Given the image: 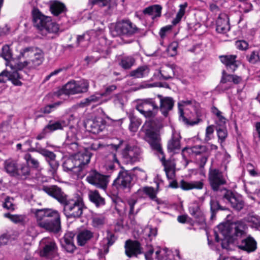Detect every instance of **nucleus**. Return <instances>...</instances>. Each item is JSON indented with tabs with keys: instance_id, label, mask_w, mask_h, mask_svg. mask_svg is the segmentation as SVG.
<instances>
[{
	"instance_id": "obj_5",
	"label": "nucleus",
	"mask_w": 260,
	"mask_h": 260,
	"mask_svg": "<svg viewBox=\"0 0 260 260\" xmlns=\"http://www.w3.org/2000/svg\"><path fill=\"white\" fill-rule=\"evenodd\" d=\"M89 87V83L87 80H72L68 82L61 89L55 92L54 95L60 98L63 94L69 95L86 93L88 91Z\"/></svg>"
},
{
	"instance_id": "obj_55",
	"label": "nucleus",
	"mask_w": 260,
	"mask_h": 260,
	"mask_svg": "<svg viewBox=\"0 0 260 260\" xmlns=\"http://www.w3.org/2000/svg\"><path fill=\"white\" fill-rule=\"evenodd\" d=\"M89 106L97 103H101L102 96L100 93H95L87 98Z\"/></svg>"
},
{
	"instance_id": "obj_11",
	"label": "nucleus",
	"mask_w": 260,
	"mask_h": 260,
	"mask_svg": "<svg viewBox=\"0 0 260 260\" xmlns=\"http://www.w3.org/2000/svg\"><path fill=\"white\" fill-rule=\"evenodd\" d=\"M208 181L212 190L215 192L220 190L223 191L221 187L227 183L226 175L218 169L210 168Z\"/></svg>"
},
{
	"instance_id": "obj_30",
	"label": "nucleus",
	"mask_w": 260,
	"mask_h": 260,
	"mask_svg": "<svg viewBox=\"0 0 260 260\" xmlns=\"http://www.w3.org/2000/svg\"><path fill=\"white\" fill-rule=\"evenodd\" d=\"M204 186V183L203 180L189 182L181 180L179 184L180 187L184 190H189L193 189L200 190L203 189Z\"/></svg>"
},
{
	"instance_id": "obj_26",
	"label": "nucleus",
	"mask_w": 260,
	"mask_h": 260,
	"mask_svg": "<svg viewBox=\"0 0 260 260\" xmlns=\"http://www.w3.org/2000/svg\"><path fill=\"white\" fill-rule=\"evenodd\" d=\"M189 212L199 224L205 223V217L203 211L198 203H193L189 206Z\"/></svg>"
},
{
	"instance_id": "obj_53",
	"label": "nucleus",
	"mask_w": 260,
	"mask_h": 260,
	"mask_svg": "<svg viewBox=\"0 0 260 260\" xmlns=\"http://www.w3.org/2000/svg\"><path fill=\"white\" fill-rule=\"evenodd\" d=\"M248 61L251 63L254 64L257 61H260V56L258 52L253 51L249 55L246 56Z\"/></svg>"
},
{
	"instance_id": "obj_24",
	"label": "nucleus",
	"mask_w": 260,
	"mask_h": 260,
	"mask_svg": "<svg viewBox=\"0 0 260 260\" xmlns=\"http://www.w3.org/2000/svg\"><path fill=\"white\" fill-rule=\"evenodd\" d=\"M220 61L226 67L227 70L234 72L240 65V61L237 60L236 55H221L219 57Z\"/></svg>"
},
{
	"instance_id": "obj_31",
	"label": "nucleus",
	"mask_w": 260,
	"mask_h": 260,
	"mask_svg": "<svg viewBox=\"0 0 260 260\" xmlns=\"http://www.w3.org/2000/svg\"><path fill=\"white\" fill-rule=\"evenodd\" d=\"M50 10L54 16L61 15V17H64L67 8L63 3L55 1L50 4Z\"/></svg>"
},
{
	"instance_id": "obj_57",
	"label": "nucleus",
	"mask_w": 260,
	"mask_h": 260,
	"mask_svg": "<svg viewBox=\"0 0 260 260\" xmlns=\"http://www.w3.org/2000/svg\"><path fill=\"white\" fill-rule=\"evenodd\" d=\"M13 199L10 197H7L3 204V207L11 211L15 209V205L13 203Z\"/></svg>"
},
{
	"instance_id": "obj_33",
	"label": "nucleus",
	"mask_w": 260,
	"mask_h": 260,
	"mask_svg": "<svg viewBox=\"0 0 260 260\" xmlns=\"http://www.w3.org/2000/svg\"><path fill=\"white\" fill-rule=\"evenodd\" d=\"M93 237V233L88 230L80 231L77 236V244L80 246L85 245Z\"/></svg>"
},
{
	"instance_id": "obj_16",
	"label": "nucleus",
	"mask_w": 260,
	"mask_h": 260,
	"mask_svg": "<svg viewBox=\"0 0 260 260\" xmlns=\"http://www.w3.org/2000/svg\"><path fill=\"white\" fill-rule=\"evenodd\" d=\"M73 119L74 116L71 114L69 117H65L56 120H50L48 124L45 126V131H48L50 133L57 130H63L64 127L69 125L71 121Z\"/></svg>"
},
{
	"instance_id": "obj_9",
	"label": "nucleus",
	"mask_w": 260,
	"mask_h": 260,
	"mask_svg": "<svg viewBox=\"0 0 260 260\" xmlns=\"http://www.w3.org/2000/svg\"><path fill=\"white\" fill-rule=\"evenodd\" d=\"M28 151L37 152L43 156L50 166L49 173L52 176H55L59 167V163L56 160V154L53 152L42 147L39 142L36 143L35 147L29 148Z\"/></svg>"
},
{
	"instance_id": "obj_36",
	"label": "nucleus",
	"mask_w": 260,
	"mask_h": 260,
	"mask_svg": "<svg viewBox=\"0 0 260 260\" xmlns=\"http://www.w3.org/2000/svg\"><path fill=\"white\" fill-rule=\"evenodd\" d=\"M136 62L135 58L132 56H123L119 60V65L124 70L130 69Z\"/></svg>"
},
{
	"instance_id": "obj_44",
	"label": "nucleus",
	"mask_w": 260,
	"mask_h": 260,
	"mask_svg": "<svg viewBox=\"0 0 260 260\" xmlns=\"http://www.w3.org/2000/svg\"><path fill=\"white\" fill-rule=\"evenodd\" d=\"M30 171V168L27 165H20L18 166L16 177L21 179H25L29 175Z\"/></svg>"
},
{
	"instance_id": "obj_20",
	"label": "nucleus",
	"mask_w": 260,
	"mask_h": 260,
	"mask_svg": "<svg viewBox=\"0 0 260 260\" xmlns=\"http://www.w3.org/2000/svg\"><path fill=\"white\" fill-rule=\"evenodd\" d=\"M24 67L19 66V63L17 64V70L16 71H9V81H11L12 83L15 86H21L22 83L21 80L26 79L25 76H28L26 72L23 70Z\"/></svg>"
},
{
	"instance_id": "obj_39",
	"label": "nucleus",
	"mask_w": 260,
	"mask_h": 260,
	"mask_svg": "<svg viewBox=\"0 0 260 260\" xmlns=\"http://www.w3.org/2000/svg\"><path fill=\"white\" fill-rule=\"evenodd\" d=\"M24 159L26 161V165L28 167H31L37 170L41 169V166L39 160L32 154L29 153H26L24 155Z\"/></svg>"
},
{
	"instance_id": "obj_8",
	"label": "nucleus",
	"mask_w": 260,
	"mask_h": 260,
	"mask_svg": "<svg viewBox=\"0 0 260 260\" xmlns=\"http://www.w3.org/2000/svg\"><path fill=\"white\" fill-rule=\"evenodd\" d=\"M143 150L138 146L126 144L121 150V158L125 164L133 165L143 160Z\"/></svg>"
},
{
	"instance_id": "obj_48",
	"label": "nucleus",
	"mask_w": 260,
	"mask_h": 260,
	"mask_svg": "<svg viewBox=\"0 0 260 260\" xmlns=\"http://www.w3.org/2000/svg\"><path fill=\"white\" fill-rule=\"evenodd\" d=\"M141 106H137L136 109L142 114L146 118H152L155 116L156 112L155 110H151L147 109H144L141 107Z\"/></svg>"
},
{
	"instance_id": "obj_10",
	"label": "nucleus",
	"mask_w": 260,
	"mask_h": 260,
	"mask_svg": "<svg viewBox=\"0 0 260 260\" xmlns=\"http://www.w3.org/2000/svg\"><path fill=\"white\" fill-rule=\"evenodd\" d=\"M133 175L128 170H123L120 171L116 178L114 180L113 187L119 190L129 192L133 185Z\"/></svg>"
},
{
	"instance_id": "obj_6",
	"label": "nucleus",
	"mask_w": 260,
	"mask_h": 260,
	"mask_svg": "<svg viewBox=\"0 0 260 260\" xmlns=\"http://www.w3.org/2000/svg\"><path fill=\"white\" fill-rule=\"evenodd\" d=\"M63 206V213L67 218H80L83 214L85 207L81 199H68L61 204Z\"/></svg>"
},
{
	"instance_id": "obj_40",
	"label": "nucleus",
	"mask_w": 260,
	"mask_h": 260,
	"mask_svg": "<svg viewBox=\"0 0 260 260\" xmlns=\"http://www.w3.org/2000/svg\"><path fill=\"white\" fill-rule=\"evenodd\" d=\"M158 99L157 95L154 98H147L142 100L141 104H138L137 106H141L144 109H147L148 106L152 107L153 110H156L157 112L158 110V106L157 105Z\"/></svg>"
},
{
	"instance_id": "obj_23",
	"label": "nucleus",
	"mask_w": 260,
	"mask_h": 260,
	"mask_svg": "<svg viewBox=\"0 0 260 260\" xmlns=\"http://www.w3.org/2000/svg\"><path fill=\"white\" fill-rule=\"evenodd\" d=\"M85 127L91 133L98 134L105 127L104 120L100 117L88 119L85 123Z\"/></svg>"
},
{
	"instance_id": "obj_54",
	"label": "nucleus",
	"mask_w": 260,
	"mask_h": 260,
	"mask_svg": "<svg viewBox=\"0 0 260 260\" xmlns=\"http://www.w3.org/2000/svg\"><path fill=\"white\" fill-rule=\"evenodd\" d=\"M89 106L97 103H101L102 96L100 93H95L87 98Z\"/></svg>"
},
{
	"instance_id": "obj_49",
	"label": "nucleus",
	"mask_w": 260,
	"mask_h": 260,
	"mask_svg": "<svg viewBox=\"0 0 260 260\" xmlns=\"http://www.w3.org/2000/svg\"><path fill=\"white\" fill-rule=\"evenodd\" d=\"M111 99L113 100V102L116 106L121 108L123 106L125 96L123 93L115 94L111 96Z\"/></svg>"
},
{
	"instance_id": "obj_27",
	"label": "nucleus",
	"mask_w": 260,
	"mask_h": 260,
	"mask_svg": "<svg viewBox=\"0 0 260 260\" xmlns=\"http://www.w3.org/2000/svg\"><path fill=\"white\" fill-rule=\"evenodd\" d=\"M230 29L229 18L224 13L220 14L216 20V30L218 33L226 34Z\"/></svg>"
},
{
	"instance_id": "obj_25",
	"label": "nucleus",
	"mask_w": 260,
	"mask_h": 260,
	"mask_svg": "<svg viewBox=\"0 0 260 260\" xmlns=\"http://www.w3.org/2000/svg\"><path fill=\"white\" fill-rule=\"evenodd\" d=\"M124 248L125 254L129 257L142 253L140 244L137 241L126 240Z\"/></svg>"
},
{
	"instance_id": "obj_50",
	"label": "nucleus",
	"mask_w": 260,
	"mask_h": 260,
	"mask_svg": "<svg viewBox=\"0 0 260 260\" xmlns=\"http://www.w3.org/2000/svg\"><path fill=\"white\" fill-rule=\"evenodd\" d=\"M117 88V87L115 85H106L104 87V90L103 92L100 93L102 98V97H109L110 98L112 96L113 92L116 90Z\"/></svg>"
},
{
	"instance_id": "obj_58",
	"label": "nucleus",
	"mask_w": 260,
	"mask_h": 260,
	"mask_svg": "<svg viewBox=\"0 0 260 260\" xmlns=\"http://www.w3.org/2000/svg\"><path fill=\"white\" fill-rule=\"evenodd\" d=\"M137 203V199L132 197L127 200V203L129 206V215L136 214L138 213L137 211L136 213L134 212V207L136 204Z\"/></svg>"
},
{
	"instance_id": "obj_13",
	"label": "nucleus",
	"mask_w": 260,
	"mask_h": 260,
	"mask_svg": "<svg viewBox=\"0 0 260 260\" xmlns=\"http://www.w3.org/2000/svg\"><path fill=\"white\" fill-rule=\"evenodd\" d=\"M222 199L227 203H229L231 207L236 211L241 210L244 205V202L242 197L233 192L232 190L223 188Z\"/></svg>"
},
{
	"instance_id": "obj_42",
	"label": "nucleus",
	"mask_w": 260,
	"mask_h": 260,
	"mask_svg": "<svg viewBox=\"0 0 260 260\" xmlns=\"http://www.w3.org/2000/svg\"><path fill=\"white\" fill-rule=\"evenodd\" d=\"M4 217L9 219L16 224L24 225L26 222V216L25 215L11 214L9 213L4 214Z\"/></svg>"
},
{
	"instance_id": "obj_19",
	"label": "nucleus",
	"mask_w": 260,
	"mask_h": 260,
	"mask_svg": "<svg viewBox=\"0 0 260 260\" xmlns=\"http://www.w3.org/2000/svg\"><path fill=\"white\" fill-rule=\"evenodd\" d=\"M157 98L159 103L158 110H160L163 116L167 117L169 112L173 109L175 101L171 97L164 96L160 94H157Z\"/></svg>"
},
{
	"instance_id": "obj_28",
	"label": "nucleus",
	"mask_w": 260,
	"mask_h": 260,
	"mask_svg": "<svg viewBox=\"0 0 260 260\" xmlns=\"http://www.w3.org/2000/svg\"><path fill=\"white\" fill-rule=\"evenodd\" d=\"M146 194L150 200L155 201L157 204L160 205L164 204V202L157 198V192L152 187L146 186L141 189H139L136 192V194L140 198H143V194Z\"/></svg>"
},
{
	"instance_id": "obj_2",
	"label": "nucleus",
	"mask_w": 260,
	"mask_h": 260,
	"mask_svg": "<svg viewBox=\"0 0 260 260\" xmlns=\"http://www.w3.org/2000/svg\"><path fill=\"white\" fill-rule=\"evenodd\" d=\"M37 225L50 232L58 233L61 229L60 216L55 210L49 208L34 209Z\"/></svg>"
},
{
	"instance_id": "obj_64",
	"label": "nucleus",
	"mask_w": 260,
	"mask_h": 260,
	"mask_svg": "<svg viewBox=\"0 0 260 260\" xmlns=\"http://www.w3.org/2000/svg\"><path fill=\"white\" fill-rule=\"evenodd\" d=\"M106 238L108 246H112L117 240L116 236L111 232H108Z\"/></svg>"
},
{
	"instance_id": "obj_43",
	"label": "nucleus",
	"mask_w": 260,
	"mask_h": 260,
	"mask_svg": "<svg viewBox=\"0 0 260 260\" xmlns=\"http://www.w3.org/2000/svg\"><path fill=\"white\" fill-rule=\"evenodd\" d=\"M129 119V129L131 132H136L142 123L141 120L134 115L133 114H129L128 115Z\"/></svg>"
},
{
	"instance_id": "obj_61",
	"label": "nucleus",
	"mask_w": 260,
	"mask_h": 260,
	"mask_svg": "<svg viewBox=\"0 0 260 260\" xmlns=\"http://www.w3.org/2000/svg\"><path fill=\"white\" fill-rule=\"evenodd\" d=\"M61 245L66 251L69 253H73L76 249L74 242H62Z\"/></svg>"
},
{
	"instance_id": "obj_15",
	"label": "nucleus",
	"mask_w": 260,
	"mask_h": 260,
	"mask_svg": "<svg viewBox=\"0 0 260 260\" xmlns=\"http://www.w3.org/2000/svg\"><path fill=\"white\" fill-rule=\"evenodd\" d=\"M236 246L240 250L248 253L256 251L257 244L255 239L250 235H247L245 237L235 242Z\"/></svg>"
},
{
	"instance_id": "obj_3",
	"label": "nucleus",
	"mask_w": 260,
	"mask_h": 260,
	"mask_svg": "<svg viewBox=\"0 0 260 260\" xmlns=\"http://www.w3.org/2000/svg\"><path fill=\"white\" fill-rule=\"evenodd\" d=\"M248 226L243 220H237L225 226L221 233L229 240L235 243L248 234Z\"/></svg>"
},
{
	"instance_id": "obj_29",
	"label": "nucleus",
	"mask_w": 260,
	"mask_h": 260,
	"mask_svg": "<svg viewBox=\"0 0 260 260\" xmlns=\"http://www.w3.org/2000/svg\"><path fill=\"white\" fill-rule=\"evenodd\" d=\"M180 134L173 131L172 132L171 139L168 143L167 148L170 152L176 153L177 150L180 149Z\"/></svg>"
},
{
	"instance_id": "obj_41",
	"label": "nucleus",
	"mask_w": 260,
	"mask_h": 260,
	"mask_svg": "<svg viewBox=\"0 0 260 260\" xmlns=\"http://www.w3.org/2000/svg\"><path fill=\"white\" fill-rule=\"evenodd\" d=\"M18 165L16 162L12 160H7L5 162V169L11 176L15 177Z\"/></svg>"
},
{
	"instance_id": "obj_59",
	"label": "nucleus",
	"mask_w": 260,
	"mask_h": 260,
	"mask_svg": "<svg viewBox=\"0 0 260 260\" xmlns=\"http://www.w3.org/2000/svg\"><path fill=\"white\" fill-rule=\"evenodd\" d=\"M105 219L103 216H95L92 218V225L94 227H99L105 223Z\"/></svg>"
},
{
	"instance_id": "obj_52",
	"label": "nucleus",
	"mask_w": 260,
	"mask_h": 260,
	"mask_svg": "<svg viewBox=\"0 0 260 260\" xmlns=\"http://www.w3.org/2000/svg\"><path fill=\"white\" fill-rule=\"evenodd\" d=\"M44 30H46L49 33H56L59 30L58 25L52 22L51 20L49 21V22L47 23Z\"/></svg>"
},
{
	"instance_id": "obj_62",
	"label": "nucleus",
	"mask_w": 260,
	"mask_h": 260,
	"mask_svg": "<svg viewBox=\"0 0 260 260\" xmlns=\"http://www.w3.org/2000/svg\"><path fill=\"white\" fill-rule=\"evenodd\" d=\"M235 45L237 49L241 50H245L248 48V43L244 40H238L235 42Z\"/></svg>"
},
{
	"instance_id": "obj_56",
	"label": "nucleus",
	"mask_w": 260,
	"mask_h": 260,
	"mask_svg": "<svg viewBox=\"0 0 260 260\" xmlns=\"http://www.w3.org/2000/svg\"><path fill=\"white\" fill-rule=\"evenodd\" d=\"M217 133L218 138V141L221 144L225 141L227 137V131L225 128H219L218 129H217Z\"/></svg>"
},
{
	"instance_id": "obj_14",
	"label": "nucleus",
	"mask_w": 260,
	"mask_h": 260,
	"mask_svg": "<svg viewBox=\"0 0 260 260\" xmlns=\"http://www.w3.org/2000/svg\"><path fill=\"white\" fill-rule=\"evenodd\" d=\"M86 180L89 183L99 188L104 190L106 189L108 181L106 176L102 175L95 170H89L88 166Z\"/></svg>"
},
{
	"instance_id": "obj_47",
	"label": "nucleus",
	"mask_w": 260,
	"mask_h": 260,
	"mask_svg": "<svg viewBox=\"0 0 260 260\" xmlns=\"http://www.w3.org/2000/svg\"><path fill=\"white\" fill-rule=\"evenodd\" d=\"M37 47H28L22 49L20 51V56L23 58H30L34 55V53Z\"/></svg>"
},
{
	"instance_id": "obj_38",
	"label": "nucleus",
	"mask_w": 260,
	"mask_h": 260,
	"mask_svg": "<svg viewBox=\"0 0 260 260\" xmlns=\"http://www.w3.org/2000/svg\"><path fill=\"white\" fill-rule=\"evenodd\" d=\"M210 211L211 213V219H214L219 210H226V207L221 206L219 202L215 199H211L210 201Z\"/></svg>"
},
{
	"instance_id": "obj_51",
	"label": "nucleus",
	"mask_w": 260,
	"mask_h": 260,
	"mask_svg": "<svg viewBox=\"0 0 260 260\" xmlns=\"http://www.w3.org/2000/svg\"><path fill=\"white\" fill-rule=\"evenodd\" d=\"M179 120L182 121L183 122H184L185 124L187 125H193L199 123L200 121L201 120L200 119L198 118L197 120L196 121H192L191 122H189V120L184 116L183 110L179 108Z\"/></svg>"
},
{
	"instance_id": "obj_45",
	"label": "nucleus",
	"mask_w": 260,
	"mask_h": 260,
	"mask_svg": "<svg viewBox=\"0 0 260 260\" xmlns=\"http://www.w3.org/2000/svg\"><path fill=\"white\" fill-rule=\"evenodd\" d=\"M0 56L7 62L12 58V50L11 49L9 45H5L2 47L0 52Z\"/></svg>"
},
{
	"instance_id": "obj_17",
	"label": "nucleus",
	"mask_w": 260,
	"mask_h": 260,
	"mask_svg": "<svg viewBox=\"0 0 260 260\" xmlns=\"http://www.w3.org/2000/svg\"><path fill=\"white\" fill-rule=\"evenodd\" d=\"M44 59V57L43 51L37 47L32 57L28 60H25L22 62H20L19 66L22 67L26 68L29 70L34 69L42 63Z\"/></svg>"
},
{
	"instance_id": "obj_37",
	"label": "nucleus",
	"mask_w": 260,
	"mask_h": 260,
	"mask_svg": "<svg viewBox=\"0 0 260 260\" xmlns=\"http://www.w3.org/2000/svg\"><path fill=\"white\" fill-rule=\"evenodd\" d=\"M185 151H188V152H191L195 155H197L207 153L208 148L207 146L202 145L194 146L190 148H184L182 151V155L183 158L185 157L184 153Z\"/></svg>"
},
{
	"instance_id": "obj_7",
	"label": "nucleus",
	"mask_w": 260,
	"mask_h": 260,
	"mask_svg": "<svg viewBox=\"0 0 260 260\" xmlns=\"http://www.w3.org/2000/svg\"><path fill=\"white\" fill-rule=\"evenodd\" d=\"M139 30L136 25L128 19H122L117 22L113 27L110 28V33L113 37L123 36L131 37Z\"/></svg>"
},
{
	"instance_id": "obj_60",
	"label": "nucleus",
	"mask_w": 260,
	"mask_h": 260,
	"mask_svg": "<svg viewBox=\"0 0 260 260\" xmlns=\"http://www.w3.org/2000/svg\"><path fill=\"white\" fill-rule=\"evenodd\" d=\"M247 221L252 223V228L260 231V217H251Z\"/></svg>"
},
{
	"instance_id": "obj_18",
	"label": "nucleus",
	"mask_w": 260,
	"mask_h": 260,
	"mask_svg": "<svg viewBox=\"0 0 260 260\" xmlns=\"http://www.w3.org/2000/svg\"><path fill=\"white\" fill-rule=\"evenodd\" d=\"M42 190L49 196L55 199L61 204L63 203L68 196L57 185H44Z\"/></svg>"
},
{
	"instance_id": "obj_4",
	"label": "nucleus",
	"mask_w": 260,
	"mask_h": 260,
	"mask_svg": "<svg viewBox=\"0 0 260 260\" xmlns=\"http://www.w3.org/2000/svg\"><path fill=\"white\" fill-rule=\"evenodd\" d=\"M144 126L148 127V128H145L144 130L145 133L144 139L149 144L151 148L156 152L158 155H161V157L159 156L162 165L165 166L166 160L160 144L161 139L159 134L153 129V125L150 121H146Z\"/></svg>"
},
{
	"instance_id": "obj_34",
	"label": "nucleus",
	"mask_w": 260,
	"mask_h": 260,
	"mask_svg": "<svg viewBox=\"0 0 260 260\" xmlns=\"http://www.w3.org/2000/svg\"><path fill=\"white\" fill-rule=\"evenodd\" d=\"M162 7L159 5H154L149 6L143 11L145 15L151 16L153 19L161 16Z\"/></svg>"
},
{
	"instance_id": "obj_21",
	"label": "nucleus",
	"mask_w": 260,
	"mask_h": 260,
	"mask_svg": "<svg viewBox=\"0 0 260 260\" xmlns=\"http://www.w3.org/2000/svg\"><path fill=\"white\" fill-rule=\"evenodd\" d=\"M32 16L34 26L40 30H43L51 17L43 15L38 9H34Z\"/></svg>"
},
{
	"instance_id": "obj_63",
	"label": "nucleus",
	"mask_w": 260,
	"mask_h": 260,
	"mask_svg": "<svg viewBox=\"0 0 260 260\" xmlns=\"http://www.w3.org/2000/svg\"><path fill=\"white\" fill-rule=\"evenodd\" d=\"M232 82V75L228 74L225 71H223L220 83L224 84L227 82Z\"/></svg>"
},
{
	"instance_id": "obj_35",
	"label": "nucleus",
	"mask_w": 260,
	"mask_h": 260,
	"mask_svg": "<svg viewBox=\"0 0 260 260\" xmlns=\"http://www.w3.org/2000/svg\"><path fill=\"white\" fill-rule=\"evenodd\" d=\"M150 72L149 68L147 65L139 67L135 70L132 71L129 76L135 78H142L148 76Z\"/></svg>"
},
{
	"instance_id": "obj_46",
	"label": "nucleus",
	"mask_w": 260,
	"mask_h": 260,
	"mask_svg": "<svg viewBox=\"0 0 260 260\" xmlns=\"http://www.w3.org/2000/svg\"><path fill=\"white\" fill-rule=\"evenodd\" d=\"M187 7V3H184L179 6V10L177 12L175 18L172 21V23L173 25H176L181 21L182 17L185 14V9Z\"/></svg>"
},
{
	"instance_id": "obj_22",
	"label": "nucleus",
	"mask_w": 260,
	"mask_h": 260,
	"mask_svg": "<svg viewBox=\"0 0 260 260\" xmlns=\"http://www.w3.org/2000/svg\"><path fill=\"white\" fill-rule=\"evenodd\" d=\"M181 69L175 64L166 66L161 68L159 73L162 79L168 80L178 78L180 75Z\"/></svg>"
},
{
	"instance_id": "obj_32",
	"label": "nucleus",
	"mask_w": 260,
	"mask_h": 260,
	"mask_svg": "<svg viewBox=\"0 0 260 260\" xmlns=\"http://www.w3.org/2000/svg\"><path fill=\"white\" fill-rule=\"evenodd\" d=\"M89 201L93 203L96 207H101L105 205V200L96 190H90L88 194Z\"/></svg>"
},
{
	"instance_id": "obj_1",
	"label": "nucleus",
	"mask_w": 260,
	"mask_h": 260,
	"mask_svg": "<svg viewBox=\"0 0 260 260\" xmlns=\"http://www.w3.org/2000/svg\"><path fill=\"white\" fill-rule=\"evenodd\" d=\"M91 156V153L85 151L66 159L62 165L63 171L73 177L83 178L87 174L88 165Z\"/></svg>"
},
{
	"instance_id": "obj_12",
	"label": "nucleus",
	"mask_w": 260,
	"mask_h": 260,
	"mask_svg": "<svg viewBox=\"0 0 260 260\" xmlns=\"http://www.w3.org/2000/svg\"><path fill=\"white\" fill-rule=\"evenodd\" d=\"M43 245L40 250V256L48 259H53L58 256V247L55 241L50 238H45L41 240Z\"/></svg>"
}]
</instances>
